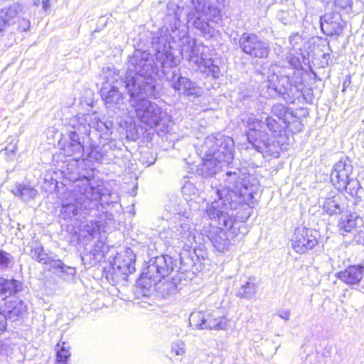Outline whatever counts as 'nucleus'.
Returning a JSON list of instances; mask_svg holds the SVG:
<instances>
[{"label":"nucleus","instance_id":"11","mask_svg":"<svg viewBox=\"0 0 364 364\" xmlns=\"http://www.w3.org/2000/svg\"><path fill=\"white\" fill-rule=\"evenodd\" d=\"M228 323V318L219 311L212 312L197 311L189 316L190 325L196 329L225 330Z\"/></svg>","mask_w":364,"mask_h":364},{"label":"nucleus","instance_id":"2","mask_svg":"<svg viewBox=\"0 0 364 364\" xmlns=\"http://www.w3.org/2000/svg\"><path fill=\"white\" fill-rule=\"evenodd\" d=\"M234 141L220 134L207 136L197 151L202 158L198 172L205 176H213L233 159Z\"/></svg>","mask_w":364,"mask_h":364},{"label":"nucleus","instance_id":"44","mask_svg":"<svg viewBox=\"0 0 364 364\" xmlns=\"http://www.w3.org/2000/svg\"><path fill=\"white\" fill-rule=\"evenodd\" d=\"M163 286L166 287L167 289V294H172L173 293L176 289V283H173L172 282L166 281L162 284ZM166 287L164 288V291H165Z\"/></svg>","mask_w":364,"mask_h":364},{"label":"nucleus","instance_id":"51","mask_svg":"<svg viewBox=\"0 0 364 364\" xmlns=\"http://www.w3.org/2000/svg\"><path fill=\"white\" fill-rule=\"evenodd\" d=\"M42 6L44 11H47L50 7V4L49 0H43Z\"/></svg>","mask_w":364,"mask_h":364},{"label":"nucleus","instance_id":"8","mask_svg":"<svg viewBox=\"0 0 364 364\" xmlns=\"http://www.w3.org/2000/svg\"><path fill=\"white\" fill-rule=\"evenodd\" d=\"M181 54L183 55L188 61L197 65L200 71L208 75H211L214 78L219 77L220 70L218 66L213 64L211 58L208 57L206 54L207 48L202 43H196L195 41L190 38L183 39Z\"/></svg>","mask_w":364,"mask_h":364},{"label":"nucleus","instance_id":"31","mask_svg":"<svg viewBox=\"0 0 364 364\" xmlns=\"http://www.w3.org/2000/svg\"><path fill=\"white\" fill-rule=\"evenodd\" d=\"M257 285L253 280L249 279L238 289L237 296L240 298L252 299L257 292Z\"/></svg>","mask_w":364,"mask_h":364},{"label":"nucleus","instance_id":"55","mask_svg":"<svg viewBox=\"0 0 364 364\" xmlns=\"http://www.w3.org/2000/svg\"><path fill=\"white\" fill-rule=\"evenodd\" d=\"M362 123L364 124V119L362 121Z\"/></svg>","mask_w":364,"mask_h":364},{"label":"nucleus","instance_id":"14","mask_svg":"<svg viewBox=\"0 0 364 364\" xmlns=\"http://www.w3.org/2000/svg\"><path fill=\"white\" fill-rule=\"evenodd\" d=\"M170 87L180 96L198 97L201 95L203 90L196 82L182 76L179 70H174L171 77H167Z\"/></svg>","mask_w":364,"mask_h":364},{"label":"nucleus","instance_id":"21","mask_svg":"<svg viewBox=\"0 0 364 364\" xmlns=\"http://www.w3.org/2000/svg\"><path fill=\"white\" fill-rule=\"evenodd\" d=\"M176 240L181 242L183 247H193L196 242L195 229L191 228L188 220H180V225L176 228V232L174 234Z\"/></svg>","mask_w":364,"mask_h":364},{"label":"nucleus","instance_id":"41","mask_svg":"<svg viewBox=\"0 0 364 364\" xmlns=\"http://www.w3.org/2000/svg\"><path fill=\"white\" fill-rule=\"evenodd\" d=\"M48 264L50 265V267H53V269H60V271L65 268V264H63L62 261H60V259H55L51 257Z\"/></svg>","mask_w":364,"mask_h":364},{"label":"nucleus","instance_id":"1","mask_svg":"<svg viewBox=\"0 0 364 364\" xmlns=\"http://www.w3.org/2000/svg\"><path fill=\"white\" fill-rule=\"evenodd\" d=\"M259 191L257 180H251L249 174L238 168L226 171L223 183L212 188L218 199L206 207L205 214L211 220V227L204 232L215 250L225 252L229 250L225 230L236 237V230L245 229L244 225L237 227L235 220L244 222L249 218L252 212L249 203Z\"/></svg>","mask_w":364,"mask_h":364},{"label":"nucleus","instance_id":"15","mask_svg":"<svg viewBox=\"0 0 364 364\" xmlns=\"http://www.w3.org/2000/svg\"><path fill=\"white\" fill-rule=\"evenodd\" d=\"M318 245L317 233L305 228L295 230L291 238V247L299 254H304Z\"/></svg>","mask_w":364,"mask_h":364},{"label":"nucleus","instance_id":"10","mask_svg":"<svg viewBox=\"0 0 364 364\" xmlns=\"http://www.w3.org/2000/svg\"><path fill=\"white\" fill-rule=\"evenodd\" d=\"M167 32L166 28H161L154 35L152 44L156 50V62L163 68H173L179 64L180 57L173 51Z\"/></svg>","mask_w":364,"mask_h":364},{"label":"nucleus","instance_id":"42","mask_svg":"<svg viewBox=\"0 0 364 364\" xmlns=\"http://www.w3.org/2000/svg\"><path fill=\"white\" fill-rule=\"evenodd\" d=\"M30 21L26 18L18 19V29L21 31H27L30 28Z\"/></svg>","mask_w":364,"mask_h":364},{"label":"nucleus","instance_id":"16","mask_svg":"<svg viewBox=\"0 0 364 364\" xmlns=\"http://www.w3.org/2000/svg\"><path fill=\"white\" fill-rule=\"evenodd\" d=\"M3 304H0V309L6 320L15 321L21 318L27 311L25 303L16 297L1 299Z\"/></svg>","mask_w":364,"mask_h":364},{"label":"nucleus","instance_id":"20","mask_svg":"<svg viewBox=\"0 0 364 364\" xmlns=\"http://www.w3.org/2000/svg\"><path fill=\"white\" fill-rule=\"evenodd\" d=\"M79 181L80 180H77L75 181L74 189L68 193V197L62 200L60 213L64 218L73 217L82 209L87 210L77 201L75 194L77 189H78L77 182Z\"/></svg>","mask_w":364,"mask_h":364},{"label":"nucleus","instance_id":"48","mask_svg":"<svg viewBox=\"0 0 364 364\" xmlns=\"http://www.w3.org/2000/svg\"><path fill=\"white\" fill-rule=\"evenodd\" d=\"M278 316L284 321H289L290 319V311L287 309H282L277 312Z\"/></svg>","mask_w":364,"mask_h":364},{"label":"nucleus","instance_id":"17","mask_svg":"<svg viewBox=\"0 0 364 364\" xmlns=\"http://www.w3.org/2000/svg\"><path fill=\"white\" fill-rule=\"evenodd\" d=\"M353 176V166L348 159L338 161L334 166L331 173V181L337 188L343 186L345 181Z\"/></svg>","mask_w":364,"mask_h":364},{"label":"nucleus","instance_id":"40","mask_svg":"<svg viewBox=\"0 0 364 364\" xmlns=\"http://www.w3.org/2000/svg\"><path fill=\"white\" fill-rule=\"evenodd\" d=\"M171 351L177 355H181L185 353V343L181 341L174 342L171 346Z\"/></svg>","mask_w":364,"mask_h":364},{"label":"nucleus","instance_id":"46","mask_svg":"<svg viewBox=\"0 0 364 364\" xmlns=\"http://www.w3.org/2000/svg\"><path fill=\"white\" fill-rule=\"evenodd\" d=\"M98 245H96L95 248L93 250V256H94V261L95 262H100L103 257H104V253L102 251H98L97 250V247Z\"/></svg>","mask_w":364,"mask_h":364},{"label":"nucleus","instance_id":"24","mask_svg":"<svg viewBox=\"0 0 364 364\" xmlns=\"http://www.w3.org/2000/svg\"><path fill=\"white\" fill-rule=\"evenodd\" d=\"M21 11V6L17 4L0 10V32L15 22Z\"/></svg>","mask_w":364,"mask_h":364},{"label":"nucleus","instance_id":"32","mask_svg":"<svg viewBox=\"0 0 364 364\" xmlns=\"http://www.w3.org/2000/svg\"><path fill=\"white\" fill-rule=\"evenodd\" d=\"M89 156L100 163H109L113 159L110 154L102 151V149L100 146H91Z\"/></svg>","mask_w":364,"mask_h":364},{"label":"nucleus","instance_id":"22","mask_svg":"<svg viewBox=\"0 0 364 364\" xmlns=\"http://www.w3.org/2000/svg\"><path fill=\"white\" fill-rule=\"evenodd\" d=\"M364 267L363 265H350L343 271L337 272L336 277L349 286L357 285L363 277Z\"/></svg>","mask_w":364,"mask_h":364},{"label":"nucleus","instance_id":"19","mask_svg":"<svg viewBox=\"0 0 364 364\" xmlns=\"http://www.w3.org/2000/svg\"><path fill=\"white\" fill-rule=\"evenodd\" d=\"M136 255L130 248H126L118 253L114 260V264L123 274L128 275L135 271Z\"/></svg>","mask_w":364,"mask_h":364},{"label":"nucleus","instance_id":"49","mask_svg":"<svg viewBox=\"0 0 364 364\" xmlns=\"http://www.w3.org/2000/svg\"><path fill=\"white\" fill-rule=\"evenodd\" d=\"M50 259V257H48L47 255V254L43 250L41 252V254L39 258H38L37 261L40 263L48 264Z\"/></svg>","mask_w":364,"mask_h":364},{"label":"nucleus","instance_id":"7","mask_svg":"<svg viewBox=\"0 0 364 364\" xmlns=\"http://www.w3.org/2000/svg\"><path fill=\"white\" fill-rule=\"evenodd\" d=\"M77 188L75 194L77 201L86 209H93L96 208L100 202L104 204L116 203L118 200V196L116 193L106 194L102 185L94 184L87 178L80 179L77 182Z\"/></svg>","mask_w":364,"mask_h":364},{"label":"nucleus","instance_id":"9","mask_svg":"<svg viewBox=\"0 0 364 364\" xmlns=\"http://www.w3.org/2000/svg\"><path fill=\"white\" fill-rule=\"evenodd\" d=\"M129 97V102L134 108L137 118L149 127H156L168 117L166 112L157 104L146 99L145 97L148 96L145 93Z\"/></svg>","mask_w":364,"mask_h":364},{"label":"nucleus","instance_id":"23","mask_svg":"<svg viewBox=\"0 0 364 364\" xmlns=\"http://www.w3.org/2000/svg\"><path fill=\"white\" fill-rule=\"evenodd\" d=\"M119 86L112 85V87L103 85L101 89V95L106 104L120 105L124 104V97L119 90Z\"/></svg>","mask_w":364,"mask_h":364},{"label":"nucleus","instance_id":"30","mask_svg":"<svg viewBox=\"0 0 364 364\" xmlns=\"http://www.w3.org/2000/svg\"><path fill=\"white\" fill-rule=\"evenodd\" d=\"M357 217L350 214L343 215L340 218L338 223V228L340 231H342L341 234L345 235L346 233L350 232L357 225Z\"/></svg>","mask_w":364,"mask_h":364},{"label":"nucleus","instance_id":"26","mask_svg":"<svg viewBox=\"0 0 364 364\" xmlns=\"http://www.w3.org/2000/svg\"><path fill=\"white\" fill-rule=\"evenodd\" d=\"M74 119L77 120V124L86 125L89 132L91 128H94L99 132H103L105 129H107V125L95 115H83L82 117H77Z\"/></svg>","mask_w":364,"mask_h":364},{"label":"nucleus","instance_id":"35","mask_svg":"<svg viewBox=\"0 0 364 364\" xmlns=\"http://www.w3.org/2000/svg\"><path fill=\"white\" fill-rule=\"evenodd\" d=\"M57 350V362L59 364H67V360L70 356V352L68 346H66L65 343H63L62 346L58 343L56 346Z\"/></svg>","mask_w":364,"mask_h":364},{"label":"nucleus","instance_id":"45","mask_svg":"<svg viewBox=\"0 0 364 364\" xmlns=\"http://www.w3.org/2000/svg\"><path fill=\"white\" fill-rule=\"evenodd\" d=\"M43 248L41 246H37L36 247H33L31 250V255L33 259L37 261L38 258H39L42 250Z\"/></svg>","mask_w":364,"mask_h":364},{"label":"nucleus","instance_id":"33","mask_svg":"<svg viewBox=\"0 0 364 364\" xmlns=\"http://www.w3.org/2000/svg\"><path fill=\"white\" fill-rule=\"evenodd\" d=\"M344 183L343 186H338L337 189L339 191L345 190L352 196L357 195L360 188V183L356 178L352 176L348 179V181H345Z\"/></svg>","mask_w":364,"mask_h":364},{"label":"nucleus","instance_id":"37","mask_svg":"<svg viewBox=\"0 0 364 364\" xmlns=\"http://www.w3.org/2000/svg\"><path fill=\"white\" fill-rule=\"evenodd\" d=\"M287 110V107L282 104L274 105L272 108V114L279 120H285Z\"/></svg>","mask_w":364,"mask_h":364},{"label":"nucleus","instance_id":"12","mask_svg":"<svg viewBox=\"0 0 364 364\" xmlns=\"http://www.w3.org/2000/svg\"><path fill=\"white\" fill-rule=\"evenodd\" d=\"M239 47L245 54L255 58H266L271 50L268 41L251 33L242 34L239 38Z\"/></svg>","mask_w":364,"mask_h":364},{"label":"nucleus","instance_id":"52","mask_svg":"<svg viewBox=\"0 0 364 364\" xmlns=\"http://www.w3.org/2000/svg\"><path fill=\"white\" fill-rule=\"evenodd\" d=\"M350 80H348V81H345V82H343V91H345L346 87H347L350 85Z\"/></svg>","mask_w":364,"mask_h":364},{"label":"nucleus","instance_id":"6","mask_svg":"<svg viewBox=\"0 0 364 364\" xmlns=\"http://www.w3.org/2000/svg\"><path fill=\"white\" fill-rule=\"evenodd\" d=\"M177 267V261L169 255H161L150 259L146 269L137 282L143 289L144 295L150 293L151 288L167 277Z\"/></svg>","mask_w":364,"mask_h":364},{"label":"nucleus","instance_id":"39","mask_svg":"<svg viewBox=\"0 0 364 364\" xmlns=\"http://www.w3.org/2000/svg\"><path fill=\"white\" fill-rule=\"evenodd\" d=\"M175 233L176 232H173L170 228L164 229L159 232V237L164 240L166 243L170 244L172 240H176L174 236Z\"/></svg>","mask_w":364,"mask_h":364},{"label":"nucleus","instance_id":"36","mask_svg":"<svg viewBox=\"0 0 364 364\" xmlns=\"http://www.w3.org/2000/svg\"><path fill=\"white\" fill-rule=\"evenodd\" d=\"M82 230L86 232L89 235L95 236L99 233L100 225L97 222L87 221L82 227Z\"/></svg>","mask_w":364,"mask_h":364},{"label":"nucleus","instance_id":"38","mask_svg":"<svg viewBox=\"0 0 364 364\" xmlns=\"http://www.w3.org/2000/svg\"><path fill=\"white\" fill-rule=\"evenodd\" d=\"M11 259L9 253L0 250V269H6L11 262Z\"/></svg>","mask_w":364,"mask_h":364},{"label":"nucleus","instance_id":"18","mask_svg":"<svg viewBox=\"0 0 364 364\" xmlns=\"http://www.w3.org/2000/svg\"><path fill=\"white\" fill-rule=\"evenodd\" d=\"M342 19L337 12L326 13L320 18L321 31L326 36H338L343 30Z\"/></svg>","mask_w":364,"mask_h":364},{"label":"nucleus","instance_id":"13","mask_svg":"<svg viewBox=\"0 0 364 364\" xmlns=\"http://www.w3.org/2000/svg\"><path fill=\"white\" fill-rule=\"evenodd\" d=\"M70 124L73 130L69 132V141L64 145L62 150L65 155L73 156L76 161H78L82 158L84 153V145L80 136L89 135V130L86 125L77 124L76 119H71Z\"/></svg>","mask_w":364,"mask_h":364},{"label":"nucleus","instance_id":"54","mask_svg":"<svg viewBox=\"0 0 364 364\" xmlns=\"http://www.w3.org/2000/svg\"><path fill=\"white\" fill-rule=\"evenodd\" d=\"M274 76L273 75V76H272V78H270V77H269V76H268V80H269V82L273 81V80H274V79H273V78H274Z\"/></svg>","mask_w":364,"mask_h":364},{"label":"nucleus","instance_id":"53","mask_svg":"<svg viewBox=\"0 0 364 364\" xmlns=\"http://www.w3.org/2000/svg\"><path fill=\"white\" fill-rule=\"evenodd\" d=\"M181 13H182V11H181ZM181 14H179L178 11L176 12V18L178 19V21H180V15Z\"/></svg>","mask_w":364,"mask_h":364},{"label":"nucleus","instance_id":"34","mask_svg":"<svg viewBox=\"0 0 364 364\" xmlns=\"http://www.w3.org/2000/svg\"><path fill=\"white\" fill-rule=\"evenodd\" d=\"M181 192L186 200H192L199 194V190L190 181H186L184 183L181 188Z\"/></svg>","mask_w":364,"mask_h":364},{"label":"nucleus","instance_id":"5","mask_svg":"<svg viewBox=\"0 0 364 364\" xmlns=\"http://www.w3.org/2000/svg\"><path fill=\"white\" fill-rule=\"evenodd\" d=\"M193 9L185 11L186 23L199 30L203 34H211L210 23L220 19V11L210 0H191Z\"/></svg>","mask_w":364,"mask_h":364},{"label":"nucleus","instance_id":"27","mask_svg":"<svg viewBox=\"0 0 364 364\" xmlns=\"http://www.w3.org/2000/svg\"><path fill=\"white\" fill-rule=\"evenodd\" d=\"M12 193L17 197H19L22 200L28 202L32 199H34L38 194L37 190L33 187L17 183L15 185Z\"/></svg>","mask_w":364,"mask_h":364},{"label":"nucleus","instance_id":"3","mask_svg":"<svg viewBox=\"0 0 364 364\" xmlns=\"http://www.w3.org/2000/svg\"><path fill=\"white\" fill-rule=\"evenodd\" d=\"M154 65L153 57L148 51L136 50L133 53L123 81L129 96L142 92L147 96H154Z\"/></svg>","mask_w":364,"mask_h":364},{"label":"nucleus","instance_id":"50","mask_svg":"<svg viewBox=\"0 0 364 364\" xmlns=\"http://www.w3.org/2000/svg\"><path fill=\"white\" fill-rule=\"evenodd\" d=\"M16 149H17V147H16V145L14 144L12 146V147L11 149H9V148H6L5 150H4V153L6 154H11L12 156H14L16 151Z\"/></svg>","mask_w":364,"mask_h":364},{"label":"nucleus","instance_id":"43","mask_svg":"<svg viewBox=\"0 0 364 364\" xmlns=\"http://www.w3.org/2000/svg\"><path fill=\"white\" fill-rule=\"evenodd\" d=\"M61 272L65 273L67 276L65 279H71L76 273V270L74 267L66 266L65 268L62 269Z\"/></svg>","mask_w":364,"mask_h":364},{"label":"nucleus","instance_id":"25","mask_svg":"<svg viewBox=\"0 0 364 364\" xmlns=\"http://www.w3.org/2000/svg\"><path fill=\"white\" fill-rule=\"evenodd\" d=\"M22 289L21 282L14 279H6L0 277V295L5 296L4 299H9V296L18 293Z\"/></svg>","mask_w":364,"mask_h":364},{"label":"nucleus","instance_id":"4","mask_svg":"<svg viewBox=\"0 0 364 364\" xmlns=\"http://www.w3.org/2000/svg\"><path fill=\"white\" fill-rule=\"evenodd\" d=\"M249 124L246 135L248 142L264 156L279 157V144L272 135L265 132L264 128H268L272 133H278L286 126V121L267 117L264 122L255 119Z\"/></svg>","mask_w":364,"mask_h":364},{"label":"nucleus","instance_id":"28","mask_svg":"<svg viewBox=\"0 0 364 364\" xmlns=\"http://www.w3.org/2000/svg\"><path fill=\"white\" fill-rule=\"evenodd\" d=\"M105 82L103 85L112 87V85H117V86L123 85L125 87V83L122 81H124V77H120L119 73L114 68H107L104 70Z\"/></svg>","mask_w":364,"mask_h":364},{"label":"nucleus","instance_id":"29","mask_svg":"<svg viewBox=\"0 0 364 364\" xmlns=\"http://www.w3.org/2000/svg\"><path fill=\"white\" fill-rule=\"evenodd\" d=\"M341 197L336 196L331 198H327L323 203V209L329 215L340 213L344 206L341 204Z\"/></svg>","mask_w":364,"mask_h":364},{"label":"nucleus","instance_id":"47","mask_svg":"<svg viewBox=\"0 0 364 364\" xmlns=\"http://www.w3.org/2000/svg\"><path fill=\"white\" fill-rule=\"evenodd\" d=\"M351 0H335V4L336 6L341 9H346L350 6Z\"/></svg>","mask_w":364,"mask_h":364}]
</instances>
